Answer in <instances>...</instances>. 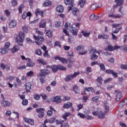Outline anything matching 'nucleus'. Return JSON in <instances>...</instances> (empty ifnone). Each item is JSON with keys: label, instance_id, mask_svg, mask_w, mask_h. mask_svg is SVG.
I'll return each mask as SVG.
<instances>
[{"label": "nucleus", "instance_id": "obj_1", "mask_svg": "<svg viewBox=\"0 0 127 127\" xmlns=\"http://www.w3.org/2000/svg\"><path fill=\"white\" fill-rule=\"evenodd\" d=\"M70 23H68V22L65 23L64 27L65 28H68V27H69V30L70 32L72 33V35L76 36V35L78 34V29H77V27H79L80 26V23L77 22L75 24H73L71 25H70Z\"/></svg>", "mask_w": 127, "mask_h": 127}, {"label": "nucleus", "instance_id": "obj_2", "mask_svg": "<svg viewBox=\"0 0 127 127\" xmlns=\"http://www.w3.org/2000/svg\"><path fill=\"white\" fill-rule=\"evenodd\" d=\"M49 74H50V71L48 69H42L40 70V73L38 74L37 76L40 77V80L42 84H43L45 81L44 78Z\"/></svg>", "mask_w": 127, "mask_h": 127}, {"label": "nucleus", "instance_id": "obj_3", "mask_svg": "<svg viewBox=\"0 0 127 127\" xmlns=\"http://www.w3.org/2000/svg\"><path fill=\"white\" fill-rule=\"evenodd\" d=\"M9 46H10V43L9 42H6L4 47L0 49V53L3 55L7 54Z\"/></svg>", "mask_w": 127, "mask_h": 127}, {"label": "nucleus", "instance_id": "obj_4", "mask_svg": "<svg viewBox=\"0 0 127 127\" xmlns=\"http://www.w3.org/2000/svg\"><path fill=\"white\" fill-rule=\"evenodd\" d=\"M80 73L78 72H74L73 74H68L66 75L64 78V81L65 82H70V81H72L74 78H76L78 75H79Z\"/></svg>", "mask_w": 127, "mask_h": 127}, {"label": "nucleus", "instance_id": "obj_5", "mask_svg": "<svg viewBox=\"0 0 127 127\" xmlns=\"http://www.w3.org/2000/svg\"><path fill=\"white\" fill-rule=\"evenodd\" d=\"M16 40L18 43V42H20V43H22L23 41H24V38H25V35L24 34V33L20 32L18 34V35H16Z\"/></svg>", "mask_w": 127, "mask_h": 127}, {"label": "nucleus", "instance_id": "obj_6", "mask_svg": "<svg viewBox=\"0 0 127 127\" xmlns=\"http://www.w3.org/2000/svg\"><path fill=\"white\" fill-rule=\"evenodd\" d=\"M64 2L66 5H69L67 7L68 11L72 10V8L74 7V1L73 0H64Z\"/></svg>", "mask_w": 127, "mask_h": 127}, {"label": "nucleus", "instance_id": "obj_7", "mask_svg": "<svg viewBox=\"0 0 127 127\" xmlns=\"http://www.w3.org/2000/svg\"><path fill=\"white\" fill-rule=\"evenodd\" d=\"M33 38L35 40L37 41H35L37 45H41L42 44V42L44 41V38L42 36L38 37L37 36L33 35Z\"/></svg>", "mask_w": 127, "mask_h": 127}, {"label": "nucleus", "instance_id": "obj_8", "mask_svg": "<svg viewBox=\"0 0 127 127\" xmlns=\"http://www.w3.org/2000/svg\"><path fill=\"white\" fill-rule=\"evenodd\" d=\"M85 48V47L84 46L80 45L77 47L76 48V51H79V55H84V54H86V53H87V51L84 50Z\"/></svg>", "mask_w": 127, "mask_h": 127}, {"label": "nucleus", "instance_id": "obj_9", "mask_svg": "<svg viewBox=\"0 0 127 127\" xmlns=\"http://www.w3.org/2000/svg\"><path fill=\"white\" fill-rule=\"evenodd\" d=\"M109 111H110V108L108 106L105 105L104 113L100 112L99 114L98 118L99 119H105V115H106V114H108V113H109Z\"/></svg>", "mask_w": 127, "mask_h": 127}, {"label": "nucleus", "instance_id": "obj_10", "mask_svg": "<svg viewBox=\"0 0 127 127\" xmlns=\"http://www.w3.org/2000/svg\"><path fill=\"white\" fill-rule=\"evenodd\" d=\"M44 111H45V109L44 108H38L36 109V113H38V117L39 119H42L43 117H44Z\"/></svg>", "mask_w": 127, "mask_h": 127}, {"label": "nucleus", "instance_id": "obj_11", "mask_svg": "<svg viewBox=\"0 0 127 127\" xmlns=\"http://www.w3.org/2000/svg\"><path fill=\"white\" fill-rule=\"evenodd\" d=\"M107 74H112L114 78H118V73L115 72L114 70L107 69L106 70Z\"/></svg>", "mask_w": 127, "mask_h": 127}, {"label": "nucleus", "instance_id": "obj_12", "mask_svg": "<svg viewBox=\"0 0 127 127\" xmlns=\"http://www.w3.org/2000/svg\"><path fill=\"white\" fill-rule=\"evenodd\" d=\"M109 35L105 34H99L98 35V39H105V40H107V39H109Z\"/></svg>", "mask_w": 127, "mask_h": 127}, {"label": "nucleus", "instance_id": "obj_13", "mask_svg": "<svg viewBox=\"0 0 127 127\" xmlns=\"http://www.w3.org/2000/svg\"><path fill=\"white\" fill-rule=\"evenodd\" d=\"M24 120L25 123H27L28 124H29V125H31V126H33V125H34V120L28 119L26 117H24Z\"/></svg>", "mask_w": 127, "mask_h": 127}, {"label": "nucleus", "instance_id": "obj_14", "mask_svg": "<svg viewBox=\"0 0 127 127\" xmlns=\"http://www.w3.org/2000/svg\"><path fill=\"white\" fill-rule=\"evenodd\" d=\"M35 14H36V16H38V15H41L42 17H43V11L39 8H37L35 10Z\"/></svg>", "mask_w": 127, "mask_h": 127}, {"label": "nucleus", "instance_id": "obj_15", "mask_svg": "<svg viewBox=\"0 0 127 127\" xmlns=\"http://www.w3.org/2000/svg\"><path fill=\"white\" fill-rule=\"evenodd\" d=\"M53 102H55L56 103V104H60V103L62 102L61 96H57L55 97H53Z\"/></svg>", "mask_w": 127, "mask_h": 127}, {"label": "nucleus", "instance_id": "obj_16", "mask_svg": "<svg viewBox=\"0 0 127 127\" xmlns=\"http://www.w3.org/2000/svg\"><path fill=\"white\" fill-rule=\"evenodd\" d=\"M25 89L26 93H29V92H30V90H31V83L27 82L25 84Z\"/></svg>", "mask_w": 127, "mask_h": 127}, {"label": "nucleus", "instance_id": "obj_17", "mask_svg": "<svg viewBox=\"0 0 127 127\" xmlns=\"http://www.w3.org/2000/svg\"><path fill=\"white\" fill-rule=\"evenodd\" d=\"M9 26L10 28H14L16 26V21L15 20H11L9 23Z\"/></svg>", "mask_w": 127, "mask_h": 127}, {"label": "nucleus", "instance_id": "obj_18", "mask_svg": "<svg viewBox=\"0 0 127 127\" xmlns=\"http://www.w3.org/2000/svg\"><path fill=\"white\" fill-rule=\"evenodd\" d=\"M127 98L122 100L119 104V108H123L124 106H127Z\"/></svg>", "mask_w": 127, "mask_h": 127}, {"label": "nucleus", "instance_id": "obj_19", "mask_svg": "<svg viewBox=\"0 0 127 127\" xmlns=\"http://www.w3.org/2000/svg\"><path fill=\"white\" fill-rule=\"evenodd\" d=\"M39 27L40 28H45L46 27V20L45 19L41 20L39 24Z\"/></svg>", "mask_w": 127, "mask_h": 127}, {"label": "nucleus", "instance_id": "obj_20", "mask_svg": "<svg viewBox=\"0 0 127 127\" xmlns=\"http://www.w3.org/2000/svg\"><path fill=\"white\" fill-rule=\"evenodd\" d=\"M50 110H48L47 113V116H48V117H50L52 116V115H53V111L54 112L56 111V110L54 109H53L52 106H50Z\"/></svg>", "mask_w": 127, "mask_h": 127}, {"label": "nucleus", "instance_id": "obj_21", "mask_svg": "<svg viewBox=\"0 0 127 127\" xmlns=\"http://www.w3.org/2000/svg\"><path fill=\"white\" fill-rule=\"evenodd\" d=\"M81 33H82V35L84 36V37H89L90 36V34H91V32L90 31L88 32L87 31L82 30L81 31Z\"/></svg>", "mask_w": 127, "mask_h": 127}, {"label": "nucleus", "instance_id": "obj_22", "mask_svg": "<svg viewBox=\"0 0 127 127\" xmlns=\"http://www.w3.org/2000/svg\"><path fill=\"white\" fill-rule=\"evenodd\" d=\"M73 90L75 94L78 95L80 94V90H79V88L77 85H74L73 86Z\"/></svg>", "mask_w": 127, "mask_h": 127}, {"label": "nucleus", "instance_id": "obj_23", "mask_svg": "<svg viewBox=\"0 0 127 127\" xmlns=\"http://www.w3.org/2000/svg\"><path fill=\"white\" fill-rule=\"evenodd\" d=\"M70 116H71V113L65 112L64 114L63 115L62 118L66 122V121H67V117H70Z\"/></svg>", "mask_w": 127, "mask_h": 127}, {"label": "nucleus", "instance_id": "obj_24", "mask_svg": "<svg viewBox=\"0 0 127 127\" xmlns=\"http://www.w3.org/2000/svg\"><path fill=\"white\" fill-rule=\"evenodd\" d=\"M72 104L71 102H67L64 104L63 106L64 109H69V108H72Z\"/></svg>", "mask_w": 127, "mask_h": 127}, {"label": "nucleus", "instance_id": "obj_25", "mask_svg": "<svg viewBox=\"0 0 127 127\" xmlns=\"http://www.w3.org/2000/svg\"><path fill=\"white\" fill-rule=\"evenodd\" d=\"M121 99H122V93L118 92L115 96V101H116V102H119Z\"/></svg>", "mask_w": 127, "mask_h": 127}, {"label": "nucleus", "instance_id": "obj_26", "mask_svg": "<svg viewBox=\"0 0 127 127\" xmlns=\"http://www.w3.org/2000/svg\"><path fill=\"white\" fill-rule=\"evenodd\" d=\"M1 105L3 107H9L10 106V102L8 101L3 100Z\"/></svg>", "mask_w": 127, "mask_h": 127}, {"label": "nucleus", "instance_id": "obj_27", "mask_svg": "<svg viewBox=\"0 0 127 127\" xmlns=\"http://www.w3.org/2000/svg\"><path fill=\"white\" fill-rule=\"evenodd\" d=\"M46 35L48 37H52V36H53V33H52V31L51 30H46Z\"/></svg>", "mask_w": 127, "mask_h": 127}, {"label": "nucleus", "instance_id": "obj_28", "mask_svg": "<svg viewBox=\"0 0 127 127\" xmlns=\"http://www.w3.org/2000/svg\"><path fill=\"white\" fill-rule=\"evenodd\" d=\"M19 50V46L18 45H15L11 49L12 53H15L16 51Z\"/></svg>", "mask_w": 127, "mask_h": 127}, {"label": "nucleus", "instance_id": "obj_29", "mask_svg": "<svg viewBox=\"0 0 127 127\" xmlns=\"http://www.w3.org/2000/svg\"><path fill=\"white\" fill-rule=\"evenodd\" d=\"M37 61L38 62V63L42 64V65H47V63L43 59H38L37 60Z\"/></svg>", "mask_w": 127, "mask_h": 127}, {"label": "nucleus", "instance_id": "obj_30", "mask_svg": "<svg viewBox=\"0 0 127 127\" xmlns=\"http://www.w3.org/2000/svg\"><path fill=\"white\" fill-rule=\"evenodd\" d=\"M56 9L58 12H63L64 11V7L61 5H58L56 8Z\"/></svg>", "mask_w": 127, "mask_h": 127}, {"label": "nucleus", "instance_id": "obj_31", "mask_svg": "<svg viewBox=\"0 0 127 127\" xmlns=\"http://www.w3.org/2000/svg\"><path fill=\"white\" fill-rule=\"evenodd\" d=\"M72 12L73 15L77 16L79 13V9L78 8H74L72 9Z\"/></svg>", "mask_w": 127, "mask_h": 127}, {"label": "nucleus", "instance_id": "obj_32", "mask_svg": "<svg viewBox=\"0 0 127 127\" xmlns=\"http://www.w3.org/2000/svg\"><path fill=\"white\" fill-rule=\"evenodd\" d=\"M52 4V3L51 1L47 0H45L43 3V6H51Z\"/></svg>", "mask_w": 127, "mask_h": 127}, {"label": "nucleus", "instance_id": "obj_33", "mask_svg": "<svg viewBox=\"0 0 127 127\" xmlns=\"http://www.w3.org/2000/svg\"><path fill=\"white\" fill-rule=\"evenodd\" d=\"M68 64L67 65V67L68 68H71L72 66H73L74 65V63H75V62L74 61H71V59L69 58L68 59Z\"/></svg>", "mask_w": 127, "mask_h": 127}, {"label": "nucleus", "instance_id": "obj_34", "mask_svg": "<svg viewBox=\"0 0 127 127\" xmlns=\"http://www.w3.org/2000/svg\"><path fill=\"white\" fill-rule=\"evenodd\" d=\"M28 62L26 64L27 67H34L35 64H31V61L30 59H28Z\"/></svg>", "mask_w": 127, "mask_h": 127}, {"label": "nucleus", "instance_id": "obj_35", "mask_svg": "<svg viewBox=\"0 0 127 127\" xmlns=\"http://www.w3.org/2000/svg\"><path fill=\"white\" fill-rule=\"evenodd\" d=\"M115 2L117 3V5L121 6L124 4V0H115Z\"/></svg>", "mask_w": 127, "mask_h": 127}, {"label": "nucleus", "instance_id": "obj_36", "mask_svg": "<svg viewBox=\"0 0 127 127\" xmlns=\"http://www.w3.org/2000/svg\"><path fill=\"white\" fill-rule=\"evenodd\" d=\"M86 3V0H79L78 1V5H80V7H83Z\"/></svg>", "mask_w": 127, "mask_h": 127}, {"label": "nucleus", "instance_id": "obj_37", "mask_svg": "<svg viewBox=\"0 0 127 127\" xmlns=\"http://www.w3.org/2000/svg\"><path fill=\"white\" fill-rule=\"evenodd\" d=\"M94 91H95V89L93 87H88L85 89L84 93L86 95V92H94Z\"/></svg>", "mask_w": 127, "mask_h": 127}, {"label": "nucleus", "instance_id": "obj_38", "mask_svg": "<svg viewBox=\"0 0 127 127\" xmlns=\"http://www.w3.org/2000/svg\"><path fill=\"white\" fill-rule=\"evenodd\" d=\"M102 81H104V79H103V77H102V76H98L96 79V82L100 84V85H102Z\"/></svg>", "mask_w": 127, "mask_h": 127}, {"label": "nucleus", "instance_id": "obj_39", "mask_svg": "<svg viewBox=\"0 0 127 127\" xmlns=\"http://www.w3.org/2000/svg\"><path fill=\"white\" fill-rule=\"evenodd\" d=\"M52 69L54 73H56L58 71V65H53L52 67Z\"/></svg>", "mask_w": 127, "mask_h": 127}, {"label": "nucleus", "instance_id": "obj_40", "mask_svg": "<svg viewBox=\"0 0 127 127\" xmlns=\"http://www.w3.org/2000/svg\"><path fill=\"white\" fill-rule=\"evenodd\" d=\"M44 57H47L50 58V55L48 54V50H45L44 53L43 54Z\"/></svg>", "mask_w": 127, "mask_h": 127}, {"label": "nucleus", "instance_id": "obj_41", "mask_svg": "<svg viewBox=\"0 0 127 127\" xmlns=\"http://www.w3.org/2000/svg\"><path fill=\"white\" fill-rule=\"evenodd\" d=\"M98 65L100 67V70H101L102 71H105V70H106L105 64H99Z\"/></svg>", "mask_w": 127, "mask_h": 127}, {"label": "nucleus", "instance_id": "obj_42", "mask_svg": "<svg viewBox=\"0 0 127 127\" xmlns=\"http://www.w3.org/2000/svg\"><path fill=\"white\" fill-rule=\"evenodd\" d=\"M96 8H97V4L96 3L93 4L89 7V9H90V10H95V9H96Z\"/></svg>", "mask_w": 127, "mask_h": 127}, {"label": "nucleus", "instance_id": "obj_43", "mask_svg": "<svg viewBox=\"0 0 127 127\" xmlns=\"http://www.w3.org/2000/svg\"><path fill=\"white\" fill-rule=\"evenodd\" d=\"M89 53L91 54H96V53H98V51H97V50L95 48H92L91 50L89 51Z\"/></svg>", "mask_w": 127, "mask_h": 127}, {"label": "nucleus", "instance_id": "obj_44", "mask_svg": "<svg viewBox=\"0 0 127 127\" xmlns=\"http://www.w3.org/2000/svg\"><path fill=\"white\" fill-rule=\"evenodd\" d=\"M68 59L69 58L71 59H72V58H73V57H74V56L73 55V52L69 51V52H68Z\"/></svg>", "mask_w": 127, "mask_h": 127}, {"label": "nucleus", "instance_id": "obj_45", "mask_svg": "<svg viewBox=\"0 0 127 127\" xmlns=\"http://www.w3.org/2000/svg\"><path fill=\"white\" fill-rule=\"evenodd\" d=\"M35 53L37 55H39V56H41V55H42V51H41V50L40 49L36 50Z\"/></svg>", "mask_w": 127, "mask_h": 127}, {"label": "nucleus", "instance_id": "obj_46", "mask_svg": "<svg viewBox=\"0 0 127 127\" xmlns=\"http://www.w3.org/2000/svg\"><path fill=\"white\" fill-rule=\"evenodd\" d=\"M58 68L59 70H62V71H66V67L61 65H58Z\"/></svg>", "mask_w": 127, "mask_h": 127}, {"label": "nucleus", "instance_id": "obj_47", "mask_svg": "<svg viewBox=\"0 0 127 127\" xmlns=\"http://www.w3.org/2000/svg\"><path fill=\"white\" fill-rule=\"evenodd\" d=\"M122 29H123V27H120L119 28H116L115 29V30L113 32V33H115V34L118 33L120 30H122Z\"/></svg>", "mask_w": 127, "mask_h": 127}, {"label": "nucleus", "instance_id": "obj_48", "mask_svg": "<svg viewBox=\"0 0 127 127\" xmlns=\"http://www.w3.org/2000/svg\"><path fill=\"white\" fill-rule=\"evenodd\" d=\"M22 29L23 32H25V33H27L28 32V29L26 26H24L22 27Z\"/></svg>", "mask_w": 127, "mask_h": 127}, {"label": "nucleus", "instance_id": "obj_49", "mask_svg": "<svg viewBox=\"0 0 127 127\" xmlns=\"http://www.w3.org/2000/svg\"><path fill=\"white\" fill-rule=\"evenodd\" d=\"M24 6V5H23V4H22L20 5L19 8H18V11L20 13H22V8H23Z\"/></svg>", "mask_w": 127, "mask_h": 127}, {"label": "nucleus", "instance_id": "obj_50", "mask_svg": "<svg viewBox=\"0 0 127 127\" xmlns=\"http://www.w3.org/2000/svg\"><path fill=\"white\" fill-rule=\"evenodd\" d=\"M98 58V56L96 54H93L91 56V60H96Z\"/></svg>", "mask_w": 127, "mask_h": 127}, {"label": "nucleus", "instance_id": "obj_51", "mask_svg": "<svg viewBox=\"0 0 127 127\" xmlns=\"http://www.w3.org/2000/svg\"><path fill=\"white\" fill-rule=\"evenodd\" d=\"M108 50L109 51H114V50H115V49L114 47H113L112 45H109L108 46Z\"/></svg>", "mask_w": 127, "mask_h": 127}, {"label": "nucleus", "instance_id": "obj_52", "mask_svg": "<svg viewBox=\"0 0 127 127\" xmlns=\"http://www.w3.org/2000/svg\"><path fill=\"white\" fill-rule=\"evenodd\" d=\"M54 46L56 47L58 46V47L61 48V45L60 44V42L59 41H56L55 42Z\"/></svg>", "mask_w": 127, "mask_h": 127}, {"label": "nucleus", "instance_id": "obj_53", "mask_svg": "<svg viewBox=\"0 0 127 127\" xmlns=\"http://www.w3.org/2000/svg\"><path fill=\"white\" fill-rule=\"evenodd\" d=\"M99 96H96L95 97H93L92 98V100L94 102H96V103H98V102H99Z\"/></svg>", "mask_w": 127, "mask_h": 127}, {"label": "nucleus", "instance_id": "obj_54", "mask_svg": "<svg viewBox=\"0 0 127 127\" xmlns=\"http://www.w3.org/2000/svg\"><path fill=\"white\" fill-rule=\"evenodd\" d=\"M56 122V119L55 118H51L49 120L50 124H53Z\"/></svg>", "mask_w": 127, "mask_h": 127}, {"label": "nucleus", "instance_id": "obj_55", "mask_svg": "<svg viewBox=\"0 0 127 127\" xmlns=\"http://www.w3.org/2000/svg\"><path fill=\"white\" fill-rule=\"evenodd\" d=\"M22 104L23 106H26V105H27V104H28V100H27L26 99L23 100V101L22 102Z\"/></svg>", "mask_w": 127, "mask_h": 127}, {"label": "nucleus", "instance_id": "obj_56", "mask_svg": "<svg viewBox=\"0 0 127 127\" xmlns=\"http://www.w3.org/2000/svg\"><path fill=\"white\" fill-rule=\"evenodd\" d=\"M33 75V71L31 70L29 72H28L26 73V76L27 77H31V76H32Z\"/></svg>", "mask_w": 127, "mask_h": 127}, {"label": "nucleus", "instance_id": "obj_57", "mask_svg": "<svg viewBox=\"0 0 127 127\" xmlns=\"http://www.w3.org/2000/svg\"><path fill=\"white\" fill-rule=\"evenodd\" d=\"M121 68L123 69L124 70H127V64H121L120 65Z\"/></svg>", "mask_w": 127, "mask_h": 127}, {"label": "nucleus", "instance_id": "obj_58", "mask_svg": "<svg viewBox=\"0 0 127 127\" xmlns=\"http://www.w3.org/2000/svg\"><path fill=\"white\" fill-rule=\"evenodd\" d=\"M34 98L35 100H36V101H38V100H39V99H40V95H38V94H35L34 95Z\"/></svg>", "mask_w": 127, "mask_h": 127}, {"label": "nucleus", "instance_id": "obj_59", "mask_svg": "<svg viewBox=\"0 0 127 127\" xmlns=\"http://www.w3.org/2000/svg\"><path fill=\"white\" fill-rule=\"evenodd\" d=\"M11 4L13 6H15L17 4V0H12L11 1Z\"/></svg>", "mask_w": 127, "mask_h": 127}, {"label": "nucleus", "instance_id": "obj_60", "mask_svg": "<svg viewBox=\"0 0 127 127\" xmlns=\"http://www.w3.org/2000/svg\"><path fill=\"white\" fill-rule=\"evenodd\" d=\"M6 65H5V64H3V63H1L0 64V68H1V69L2 70H4V69H5V68H6Z\"/></svg>", "mask_w": 127, "mask_h": 127}, {"label": "nucleus", "instance_id": "obj_61", "mask_svg": "<svg viewBox=\"0 0 127 127\" xmlns=\"http://www.w3.org/2000/svg\"><path fill=\"white\" fill-rule=\"evenodd\" d=\"M41 97H42L43 100H46V99H47V95H46V94H41Z\"/></svg>", "mask_w": 127, "mask_h": 127}, {"label": "nucleus", "instance_id": "obj_62", "mask_svg": "<svg viewBox=\"0 0 127 127\" xmlns=\"http://www.w3.org/2000/svg\"><path fill=\"white\" fill-rule=\"evenodd\" d=\"M47 123H48V120H45L44 121V123L42 124V125L41 126V127H47L46 124H47Z\"/></svg>", "mask_w": 127, "mask_h": 127}, {"label": "nucleus", "instance_id": "obj_63", "mask_svg": "<svg viewBox=\"0 0 127 127\" xmlns=\"http://www.w3.org/2000/svg\"><path fill=\"white\" fill-rule=\"evenodd\" d=\"M4 13L6 14V16L7 17H8V16H9V15H10V12H9V11H8V10H5Z\"/></svg>", "mask_w": 127, "mask_h": 127}, {"label": "nucleus", "instance_id": "obj_64", "mask_svg": "<svg viewBox=\"0 0 127 127\" xmlns=\"http://www.w3.org/2000/svg\"><path fill=\"white\" fill-rule=\"evenodd\" d=\"M60 24H61L60 21H57L55 23V26L58 28L60 27Z\"/></svg>", "mask_w": 127, "mask_h": 127}]
</instances>
